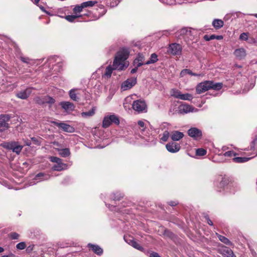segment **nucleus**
Listing matches in <instances>:
<instances>
[{
	"label": "nucleus",
	"mask_w": 257,
	"mask_h": 257,
	"mask_svg": "<svg viewBox=\"0 0 257 257\" xmlns=\"http://www.w3.org/2000/svg\"><path fill=\"white\" fill-rule=\"evenodd\" d=\"M129 51L126 48H122L117 53L114 59L113 67L114 69L122 70L126 68L128 64H126L125 61L128 58Z\"/></svg>",
	"instance_id": "nucleus-1"
},
{
	"label": "nucleus",
	"mask_w": 257,
	"mask_h": 257,
	"mask_svg": "<svg viewBox=\"0 0 257 257\" xmlns=\"http://www.w3.org/2000/svg\"><path fill=\"white\" fill-rule=\"evenodd\" d=\"M222 83H214L212 81H205L197 84L196 91L197 94H201L209 89L219 90L222 88Z\"/></svg>",
	"instance_id": "nucleus-2"
},
{
	"label": "nucleus",
	"mask_w": 257,
	"mask_h": 257,
	"mask_svg": "<svg viewBox=\"0 0 257 257\" xmlns=\"http://www.w3.org/2000/svg\"><path fill=\"white\" fill-rule=\"evenodd\" d=\"M0 146L8 150H12L13 152L19 155L21 152L23 146L20 145L17 142H5L1 144Z\"/></svg>",
	"instance_id": "nucleus-3"
},
{
	"label": "nucleus",
	"mask_w": 257,
	"mask_h": 257,
	"mask_svg": "<svg viewBox=\"0 0 257 257\" xmlns=\"http://www.w3.org/2000/svg\"><path fill=\"white\" fill-rule=\"evenodd\" d=\"M112 123H114L115 124H118L119 123L118 117L114 114L104 117L102 121V126L104 128H107Z\"/></svg>",
	"instance_id": "nucleus-4"
},
{
	"label": "nucleus",
	"mask_w": 257,
	"mask_h": 257,
	"mask_svg": "<svg viewBox=\"0 0 257 257\" xmlns=\"http://www.w3.org/2000/svg\"><path fill=\"white\" fill-rule=\"evenodd\" d=\"M133 108L139 113L146 112L147 105L144 100H137L133 103Z\"/></svg>",
	"instance_id": "nucleus-5"
},
{
	"label": "nucleus",
	"mask_w": 257,
	"mask_h": 257,
	"mask_svg": "<svg viewBox=\"0 0 257 257\" xmlns=\"http://www.w3.org/2000/svg\"><path fill=\"white\" fill-rule=\"evenodd\" d=\"M192 36L190 28H183L176 33V36L179 39H184L185 41L190 38Z\"/></svg>",
	"instance_id": "nucleus-6"
},
{
	"label": "nucleus",
	"mask_w": 257,
	"mask_h": 257,
	"mask_svg": "<svg viewBox=\"0 0 257 257\" xmlns=\"http://www.w3.org/2000/svg\"><path fill=\"white\" fill-rule=\"evenodd\" d=\"M10 118L11 117L9 115H0V132H4L9 127L8 121L10 120Z\"/></svg>",
	"instance_id": "nucleus-7"
},
{
	"label": "nucleus",
	"mask_w": 257,
	"mask_h": 257,
	"mask_svg": "<svg viewBox=\"0 0 257 257\" xmlns=\"http://www.w3.org/2000/svg\"><path fill=\"white\" fill-rule=\"evenodd\" d=\"M182 46L177 43H172L168 47V52L173 55H180L182 52Z\"/></svg>",
	"instance_id": "nucleus-8"
},
{
	"label": "nucleus",
	"mask_w": 257,
	"mask_h": 257,
	"mask_svg": "<svg viewBox=\"0 0 257 257\" xmlns=\"http://www.w3.org/2000/svg\"><path fill=\"white\" fill-rule=\"evenodd\" d=\"M137 83L136 78H131L124 81L121 84V89L123 91L128 90L133 87Z\"/></svg>",
	"instance_id": "nucleus-9"
},
{
	"label": "nucleus",
	"mask_w": 257,
	"mask_h": 257,
	"mask_svg": "<svg viewBox=\"0 0 257 257\" xmlns=\"http://www.w3.org/2000/svg\"><path fill=\"white\" fill-rule=\"evenodd\" d=\"M188 135L195 140H198L202 137V132L196 127H192L188 131Z\"/></svg>",
	"instance_id": "nucleus-10"
},
{
	"label": "nucleus",
	"mask_w": 257,
	"mask_h": 257,
	"mask_svg": "<svg viewBox=\"0 0 257 257\" xmlns=\"http://www.w3.org/2000/svg\"><path fill=\"white\" fill-rule=\"evenodd\" d=\"M52 123L62 128L65 132L72 133L74 131V127L66 123L63 122H58L55 121H52Z\"/></svg>",
	"instance_id": "nucleus-11"
},
{
	"label": "nucleus",
	"mask_w": 257,
	"mask_h": 257,
	"mask_svg": "<svg viewBox=\"0 0 257 257\" xmlns=\"http://www.w3.org/2000/svg\"><path fill=\"white\" fill-rule=\"evenodd\" d=\"M166 148L169 152L175 153L180 150V146L179 144L174 142H170L166 145Z\"/></svg>",
	"instance_id": "nucleus-12"
},
{
	"label": "nucleus",
	"mask_w": 257,
	"mask_h": 257,
	"mask_svg": "<svg viewBox=\"0 0 257 257\" xmlns=\"http://www.w3.org/2000/svg\"><path fill=\"white\" fill-rule=\"evenodd\" d=\"M194 109L195 108L193 106L187 104H182L178 107V111L181 114L193 112Z\"/></svg>",
	"instance_id": "nucleus-13"
},
{
	"label": "nucleus",
	"mask_w": 257,
	"mask_h": 257,
	"mask_svg": "<svg viewBox=\"0 0 257 257\" xmlns=\"http://www.w3.org/2000/svg\"><path fill=\"white\" fill-rule=\"evenodd\" d=\"M32 90L31 88H27L24 90L18 91L16 93V96L22 99H26L31 94Z\"/></svg>",
	"instance_id": "nucleus-14"
},
{
	"label": "nucleus",
	"mask_w": 257,
	"mask_h": 257,
	"mask_svg": "<svg viewBox=\"0 0 257 257\" xmlns=\"http://www.w3.org/2000/svg\"><path fill=\"white\" fill-rule=\"evenodd\" d=\"M36 101L39 104H43L47 103L50 104H53L55 102V100L52 97L50 96H45L41 99L40 97L36 98Z\"/></svg>",
	"instance_id": "nucleus-15"
},
{
	"label": "nucleus",
	"mask_w": 257,
	"mask_h": 257,
	"mask_svg": "<svg viewBox=\"0 0 257 257\" xmlns=\"http://www.w3.org/2000/svg\"><path fill=\"white\" fill-rule=\"evenodd\" d=\"M220 253L223 257H236L232 250L227 247H223L220 249Z\"/></svg>",
	"instance_id": "nucleus-16"
},
{
	"label": "nucleus",
	"mask_w": 257,
	"mask_h": 257,
	"mask_svg": "<svg viewBox=\"0 0 257 257\" xmlns=\"http://www.w3.org/2000/svg\"><path fill=\"white\" fill-rule=\"evenodd\" d=\"M184 136L183 133L178 131H175L171 133V138L173 141H178L182 139Z\"/></svg>",
	"instance_id": "nucleus-17"
},
{
	"label": "nucleus",
	"mask_w": 257,
	"mask_h": 257,
	"mask_svg": "<svg viewBox=\"0 0 257 257\" xmlns=\"http://www.w3.org/2000/svg\"><path fill=\"white\" fill-rule=\"evenodd\" d=\"M50 178V176L49 174H45L44 173H39L35 176L34 180L36 181L37 182H39L42 181L47 180L49 179Z\"/></svg>",
	"instance_id": "nucleus-18"
},
{
	"label": "nucleus",
	"mask_w": 257,
	"mask_h": 257,
	"mask_svg": "<svg viewBox=\"0 0 257 257\" xmlns=\"http://www.w3.org/2000/svg\"><path fill=\"white\" fill-rule=\"evenodd\" d=\"M145 57L143 54H139L138 55V57L135 59L134 61V66H137V67H140L144 64H145L144 63Z\"/></svg>",
	"instance_id": "nucleus-19"
},
{
	"label": "nucleus",
	"mask_w": 257,
	"mask_h": 257,
	"mask_svg": "<svg viewBox=\"0 0 257 257\" xmlns=\"http://www.w3.org/2000/svg\"><path fill=\"white\" fill-rule=\"evenodd\" d=\"M60 105L66 111H72L75 108L74 104L68 101L61 102L60 103Z\"/></svg>",
	"instance_id": "nucleus-20"
},
{
	"label": "nucleus",
	"mask_w": 257,
	"mask_h": 257,
	"mask_svg": "<svg viewBox=\"0 0 257 257\" xmlns=\"http://www.w3.org/2000/svg\"><path fill=\"white\" fill-rule=\"evenodd\" d=\"M234 54L236 57L239 60L243 59L246 56V52L243 48H239L235 50Z\"/></svg>",
	"instance_id": "nucleus-21"
},
{
	"label": "nucleus",
	"mask_w": 257,
	"mask_h": 257,
	"mask_svg": "<svg viewBox=\"0 0 257 257\" xmlns=\"http://www.w3.org/2000/svg\"><path fill=\"white\" fill-rule=\"evenodd\" d=\"M88 246L97 254L100 255L103 252L102 249L97 245H94L91 243H89L88 244Z\"/></svg>",
	"instance_id": "nucleus-22"
},
{
	"label": "nucleus",
	"mask_w": 257,
	"mask_h": 257,
	"mask_svg": "<svg viewBox=\"0 0 257 257\" xmlns=\"http://www.w3.org/2000/svg\"><path fill=\"white\" fill-rule=\"evenodd\" d=\"M77 89H73L69 91V96L70 98L74 101H78L80 99L78 93L76 92Z\"/></svg>",
	"instance_id": "nucleus-23"
},
{
	"label": "nucleus",
	"mask_w": 257,
	"mask_h": 257,
	"mask_svg": "<svg viewBox=\"0 0 257 257\" xmlns=\"http://www.w3.org/2000/svg\"><path fill=\"white\" fill-rule=\"evenodd\" d=\"M203 39L206 41H209L213 39H217V40H221L223 39V37L221 35H205L203 37Z\"/></svg>",
	"instance_id": "nucleus-24"
},
{
	"label": "nucleus",
	"mask_w": 257,
	"mask_h": 257,
	"mask_svg": "<svg viewBox=\"0 0 257 257\" xmlns=\"http://www.w3.org/2000/svg\"><path fill=\"white\" fill-rule=\"evenodd\" d=\"M212 25L216 29H219L224 25L223 21L220 19H215L212 22Z\"/></svg>",
	"instance_id": "nucleus-25"
},
{
	"label": "nucleus",
	"mask_w": 257,
	"mask_h": 257,
	"mask_svg": "<svg viewBox=\"0 0 257 257\" xmlns=\"http://www.w3.org/2000/svg\"><path fill=\"white\" fill-rule=\"evenodd\" d=\"M216 235H217L219 240L221 241L222 242L228 245H232L231 242L226 237L220 235L218 233H216Z\"/></svg>",
	"instance_id": "nucleus-26"
},
{
	"label": "nucleus",
	"mask_w": 257,
	"mask_h": 257,
	"mask_svg": "<svg viewBox=\"0 0 257 257\" xmlns=\"http://www.w3.org/2000/svg\"><path fill=\"white\" fill-rule=\"evenodd\" d=\"M58 151L59 155L62 157H67L70 154L69 149L68 148L59 149Z\"/></svg>",
	"instance_id": "nucleus-27"
},
{
	"label": "nucleus",
	"mask_w": 257,
	"mask_h": 257,
	"mask_svg": "<svg viewBox=\"0 0 257 257\" xmlns=\"http://www.w3.org/2000/svg\"><path fill=\"white\" fill-rule=\"evenodd\" d=\"M67 167L66 164H55L52 167V170L54 171H61L65 169Z\"/></svg>",
	"instance_id": "nucleus-28"
},
{
	"label": "nucleus",
	"mask_w": 257,
	"mask_h": 257,
	"mask_svg": "<svg viewBox=\"0 0 257 257\" xmlns=\"http://www.w3.org/2000/svg\"><path fill=\"white\" fill-rule=\"evenodd\" d=\"M158 56L156 54L153 53L151 55L150 60L145 63V64L148 65L153 64L158 61Z\"/></svg>",
	"instance_id": "nucleus-29"
},
{
	"label": "nucleus",
	"mask_w": 257,
	"mask_h": 257,
	"mask_svg": "<svg viewBox=\"0 0 257 257\" xmlns=\"http://www.w3.org/2000/svg\"><path fill=\"white\" fill-rule=\"evenodd\" d=\"M144 253L149 257H161L158 253L148 249H146L144 251Z\"/></svg>",
	"instance_id": "nucleus-30"
},
{
	"label": "nucleus",
	"mask_w": 257,
	"mask_h": 257,
	"mask_svg": "<svg viewBox=\"0 0 257 257\" xmlns=\"http://www.w3.org/2000/svg\"><path fill=\"white\" fill-rule=\"evenodd\" d=\"M170 93L171 96L179 99L180 98L181 94V91L176 89H172L170 91Z\"/></svg>",
	"instance_id": "nucleus-31"
},
{
	"label": "nucleus",
	"mask_w": 257,
	"mask_h": 257,
	"mask_svg": "<svg viewBox=\"0 0 257 257\" xmlns=\"http://www.w3.org/2000/svg\"><path fill=\"white\" fill-rule=\"evenodd\" d=\"M179 99L184 100H191L193 99V96L191 94L188 93L185 94L181 93Z\"/></svg>",
	"instance_id": "nucleus-32"
},
{
	"label": "nucleus",
	"mask_w": 257,
	"mask_h": 257,
	"mask_svg": "<svg viewBox=\"0 0 257 257\" xmlns=\"http://www.w3.org/2000/svg\"><path fill=\"white\" fill-rule=\"evenodd\" d=\"M49 159H50V161L52 162H53V163H55L56 164H65L64 163H63L62 162V160L59 158H58V157H54V156H52V157H50L49 158Z\"/></svg>",
	"instance_id": "nucleus-33"
},
{
	"label": "nucleus",
	"mask_w": 257,
	"mask_h": 257,
	"mask_svg": "<svg viewBox=\"0 0 257 257\" xmlns=\"http://www.w3.org/2000/svg\"><path fill=\"white\" fill-rule=\"evenodd\" d=\"M96 3H97V2L96 1H90L83 2L81 4H82V7H83V8H85L87 7H92Z\"/></svg>",
	"instance_id": "nucleus-34"
},
{
	"label": "nucleus",
	"mask_w": 257,
	"mask_h": 257,
	"mask_svg": "<svg viewBox=\"0 0 257 257\" xmlns=\"http://www.w3.org/2000/svg\"><path fill=\"white\" fill-rule=\"evenodd\" d=\"M95 113L93 108L87 112H83L81 113V116L83 117H87L93 116Z\"/></svg>",
	"instance_id": "nucleus-35"
},
{
	"label": "nucleus",
	"mask_w": 257,
	"mask_h": 257,
	"mask_svg": "<svg viewBox=\"0 0 257 257\" xmlns=\"http://www.w3.org/2000/svg\"><path fill=\"white\" fill-rule=\"evenodd\" d=\"M135 248L139 250L144 253V251L146 250L145 248H144L139 243H138L136 241H134V242L131 244Z\"/></svg>",
	"instance_id": "nucleus-36"
},
{
	"label": "nucleus",
	"mask_w": 257,
	"mask_h": 257,
	"mask_svg": "<svg viewBox=\"0 0 257 257\" xmlns=\"http://www.w3.org/2000/svg\"><path fill=\"white\" fill-rule=\"evenodd\" d=\"M249 158L246 157H235L233 159L234 162L236 163H243L248 161Z\"/></svg>",
	"instance_id": "nucleus-37"
},
{
	"label": "nucleus",
	"mask_w": 257,
	"mask_h": 257,
	"mask_svg": "<svg viewBox=\"0 0 257 257\" xmlns=\"http://www.w3.org/2000/svg\"><path fill=\"white\" fill-rule=\"evenodd\" d=\"M114 69L113 68H111V66H108L106 67L105 69V71L104 73V75L106 76L107 77H110L111 75V74L112 73V70Z\"/></svg>",
	"instance_id": "nucleus-38"
},
{
	"label": "nucleus",
	"mask_w": 257,
	"mask_h": 257,
	"mask_svg": "<svg viewBox=\"0 0 257 257\" xmlns=\"http://www.w3.org/2000/svg\"><path fill=\"white\" fill-rule=\"evenodd\" d=\"M192 73H193V72L190 69H185L182 70L181 71V72L180 73V76L181 77H183L187 74H189V75H192Z\"/></svg>",
	"instance_id": "nucleus-39"
},
{
	"label": "nucleus",
	"mask_w": 257,
	"mask_h": 257,
	"mask_svg": "<svg viewBox=\"0 0 257 257\" xmlns=\"http://www.w3.org/2000/svg\"><path fill=\"white\" fill-rule=\"evenodd\" d=\"M81 15H68L66 16L65 19L69 22H72L76 18L81 17Z\"/></svg>",
	"instance_id": "nucleus-40"
},
{
	"label": "nucleus",
	"mask_w": 257,
	"mask_h": 257,
	"mask_svg": "<svg viewBox=\"0 0 257 257\" xmlns=\"http://www.w3.org/2000/svg\"><path fill=\"white\" fill-rule=\"evenodd\" d=\"M196 154L197 156H203L206 154V151L202 148L196 150Z\"/></svg>",
	"instance_id": "nucleus-41"
},
{
	"label": "nucleus",
	"mask_w": 257,
	"mask_h": 257,
	"mask_svg": "<svg viewBox=\"0 0 257 257\" xmlns=\"http://www.w3.org/2000/svg\"><path fill=\"white\" fill-rule=\"evenodd\" d=\"M124 239L126 243L131 245V244L134 242L135 240L132 236H124Z\"/></svg>",
	"instance_id": "nucleus-42"
},
{
	"label": "nucleus",
	"mask_w": 257,
	"mask_h": 257,
	"mask_svg": "<svg viewBox=\"0 0 257 257\" xmlns=\"http://www.w3.org/2000/svg\"><path fill=\"white\" fill-rule=\"evenodd\" d=\"M83 7H82V4L80 5L76 6L73 9V12L74 13H80L82 11Z\"/></svg>",
	"instance_id": "nucleus-43"
},
{
	"label": "nucleus",
	"mask_w": 257,
	"mask_h": 257,
	"mask_svg": "<svg viewBox=\"0 0 257 257\" xmlns=\"http://www.w3.org/2000/svg\"><path fill=\"white\" fill-rule=\"evenodd\" d=\"M169 135H170V134L168 131H165L163 133V136L161 138V140L164 142H166L169 138Z\"/></svg>",
	"instance_id": "nucleus-44"
},
{
	"label": "nucleus",
	"mask_w": 257,
	"mask_h": 257,
	"mask_svg": "<svg viewBox=\"0 0 257 257\" xmlns=\"http://www.w3.org/2000/svg\"><path fill=\"white\" fill-rule=\"evenodd\" d=\"M16 247L17 249L22 250L26 247V245L24 242H21L17 244Z\"/></svg>",
	"instance_id": "nucleus-45"
},
{
	"label": "nucleus",
	"mask_w": 257,
	"mask_h": 257,
	"mask_svg": "<svg viewBox=\"0 0 257 257\" xmlns=\"http://www.w3.org/2000/svg\"><path fill=\"white\" fill-rule=\"evenodd\" d=\"M20 235L16 232H11L9 234V236L12 239H17L19 237Z\"/></svg>",
	"instance_id": "nucleus-46"
},
{
	"label": "nucleus",
	"mask_w": 257,
	"mask_h": 257,
	"mask_svg": "<svg viewBox=\"0 0 257 257\" xmlns=\"http://www.w3.org/2000/svg\"><path fill=\"white\" fill-rule=\"evenodd\" d=\"M248 39V34L246 33H242L239 36V39L241 40L246 41Z\"/></svg>",
	"instance_id": "nucleus-47"
},
{
	"label": "nucleus",
	"mask_w": 257,
	"mask_h": 257,
	"mask_svg": "<svg viewBox=\"0 0 257 257\" xmlns=\"http://www.w3.org/2000/svg\"><path fill=\"white\" fill-rule=\"evenodd\" d=\"M138 124L141 128V131L144 132L145 130V124L144 122L142 120H139L138 122Z\"/></svg>",
	"instance_id": "nucleus-48"
},
{
	"label": "nucleus",
	"mask_w": 257,
	"mask_h": 257,
	"mask_svg": "<svg viewBox=\"0 0 257 257\" xmlns=\"http://www.w3.org/2000/svg\"><path fill=\"white\" fill-rule=\"evenodd\" d=\"M235 153L233 151H227V152H226L224 154V156L225 157H231V156H235Z\"/></svg>",
	"instance_id": "nucleus-49"
},
{
	"label": "nucleus",
	"mask_w": 257,
	"mask_h": 257,
	"mask_svg": "<svg viewBox=\"0 0 257 257\" xmlns=\"http://www.w3.org/2000/svg\"><path fill=\"white\" fill-rule=\"evenodd\" d=\"M122 197H123V195L120 193H119L117 195H116V194H114L113 199L114 200H119L120 199V198H121Z\"/></svg>",
	"instance_id": "nucleus-50"
},
{
	"label": "nucleus",
	"mask_w": 257,
	"mask_h": 257,
	"mask_svg": "<svg viewBox=\"0 0 257 257\" xmlns=\"http://www.w3.org/2000/svg\"><path fill=\"white\" fill-rule=\"evenodd\" d=\"M21 60L22 61H23L24 63L29 64L30 63V60L28 58H26L24 57H21Z\"/></svg>",
	"instance_id": "nucleus-51"
},
{
	"label": "nucleus",
	"mask_w": 257,
	"mask_h": 257,
	"mask_svg": "<svg viewBox=\"0 0 257 257\" xmlns=\"http://www.w3.org/2000/svg\"><path fill=\"white\" fill-rule=\"evenodd\" d=\"M257 144V137L254 139V140L252 142L251 145H250V149H253L254 148V146Z\"/></svg>",
	"instance_id": "nucleus-52"
},
{
	"label": "nucleus",
	"mask_w": 257,
	"mask_h": 257,
	"mask_svg": "<svg viewBox=\"0 0 257 257\" xmlns=\"http://www.w3.org/2000/svg\"><path fill=\"white\" fill-rule=\"evenodd\" d=\"M206 220H207V223L209 225H211L212 226L213 225V222L212 221L209 219V218L208 217V216H206L205 217Z\"/></svg>",
	"instance_id": "nucleus-53"
},
{
	"label": "nucleus",
	"mask_w": 257,
	"mask_h": 257,
	"mask_svg": "<svg viewBox=\"0 0 257 257\" xmlns=\"http://www.w3.org/2000/svg\"><path fill=\"white\" fill-rule=\"evenodd\" d=\"M135 66V67L132 69V70L131 71V73H135L137 71L138 68L139 67H137V66Z\"/></svg>",
	"instance_id": "nucleus-54"
},
{
	"label": "nucleus",
	"mask_w": 257,
	"mask_h": 257,
	"mask_svg": "<svg viewBox=\"0 0 257 257\" xmlns=\"http://www.w3.org/2000/svg\"><path fill=\"white\" fill-rule=\"evenodd\" d=\"M177 203H178L174 202V201H170V202H169V204L170 206H176L177 204Z\"/></svg>",
	"instance_id": "nucleus-55"
},
{
	"label": "nucleus",
	"mask_w": 257,
	"mask_h": 257,
	"mask_svg": "<svg viewBox=\"0 0 257 257\" xmlns=\"http://www.w3.org/2000/svg\"><path fill=\"white\" fill-rule=\"evenodd\" d=\"M204 75L202 74H197L195 73H193L192 74V76H203Z\"/></svg>",
	"instance_id": "nucleus-56"
},
{
	"label": "nucleus",
	"mask_w": 257,
	"mask_h": 257,
	"mask_svg": "<svg viewBox=\"0 0 257 257\" xmlns=\"http://www.w3.org/2000/svg\"><path fill=\"white\" fill-rule=\"evenodd\" d=\"M39 8H40V9H41L42 11H43V12H46V11H45V10L43 6H39Z\"/></svg>",
	"instance_id": "nucleus-57"
},
{
	"label": "nucleus",
	"mask_w": 257,
	"mask_h": 257,
	"mask_svg": "<svg viewBox=\"0 0 257 257\" xmlns=\"http://www.w3.org/2000/svg\"><path fill=\"white\" fill-rule=\"evenodd\" d=\"M40 0H34V4H36V5H37L38 4L39 2H40Z\"/></svg>",
	"instance_id": "nucleus-58"
},
{
	"label": "nucleus",
	"mask_w": 257,
	"mask_h": 257,
	"mask_svg": "<svg viewBox=\"0 0 257 257\" xmlns=\"http://www.w3.org/2000/svg\"><path fill=\"white\" fill-rule=\"evenodd\" d=\"M53 144L55 145V146H59V143L57 142H54L53 143Z\"/></svg>",
	"instance_id": "nucleus-59"
},
{
	"label": "nucleus",
	"mask_w": 257,
	"mask_h": 257,
	"mask_svg": "<svg viewBox=\"0 0 257 257\" xmlns=\"http://www.w3.org/2000/svg\"><path fill=\"white\" fill-rule=\"evenodd\" d=\"M4 251V249L2 247L0 246V253L3 252Z\"/></svg>",
	"instance_id": "nucleus-60"
},
{
	"label": "nucleus",
	"mask_w": 257,
	"mask_h": 257,
	"mask_svg": "<svg viewBox=\"0 0 257 257\" xmlns=\"http://www.w3.org/2000/svg\"><path fill=\"white\" fill-rule=\"evenodd\" d=\"M250 15L253 16L254 17H255L256 18H257V14H251Z\"/></svg>",
	"instance_id": "nucleus-61"
},
{
	"label": "nucleus",
	"mask_w": 257,
	"mask_h": 257,
	"mask_svg": "<svg viewBox=\"0 0 257 257\" xmlns=\"http://www.w3.org/2000/svg\"><path fill=\"white\" fill-rule=\"evenodd\" d=\"M26 145L27 146H30V145H31V143H30V142H27V143H26Z\"/></svg>",
	"instance_id": "nucleus-62"
},
{
	"label": "nucleus",
	"mask_w": 257,
	"mask_h": 257,
	"mask_svg": "<svg viewBox=\"0 0 257 257\" xmlns=\"http://www.w3.org/2000/svg\"><path fill=\"white\" fill-rule=\"evenodd\" d=\"M164 2L165 3H166L168 4H170L168 2V1H164Z\"/></svg>",
	"instance_id": "nucleus-63"
},
{
	"label": "nucleus",
	"mask_w": 257,
	"mask_h": 257,
	"mask_svg": "<svg viewBox=\"0 0 257 257\" xmlns=\"http://www.w3.org/2000/svg\"><path fill=\"white\" fill-rule=\"evenodd\" d=\"M164 32L165 33H168V31H165Z\"/></svg>",
	"instance_id": "nucleus-64"
}]
</instances>
